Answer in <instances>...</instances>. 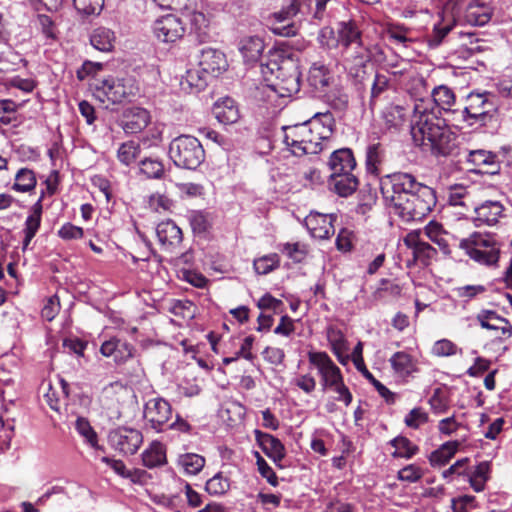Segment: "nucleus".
<instances>
[{
    "label": "nucleus",
    "instance_id": "1",
    "mask_svg": "<svg viewBox=\"0 0 512 512\" xmlns=\"http://www.w3.org/2000/svg\"><path fill=\"white\" fill-rule=\"evenodd\" d=\"M410 132L413 143L423 152L434 156H448L456 147L455 133L437 115L428 100H416Z\"/></svg>",
    "mask_w": 512,
    "mask_h": 512
},
{
    "label": "nucleus",
    "instance_id": "2",
    "mask_svg": "<svg viewBox=\"0 0 512 512\" xmlns=\"http://www.w3.org/2000/svg\"><path fill=\"white\" fill-rule=\"evenodd\" d=\"M295 56L290 48L279 44L268 51L266 61L260 64V72L267 86L282 97L300 90L301 73Z\"/></svg>",
    "mask_w": 512,
    "mask_h": 512
},
{
    "label": "nucleus",
    "instance_id": "3",
    "mask_svg": "<svg viewBox=\"0 0 512 512\" xmlns=\"http://www.w3.org/2000/svg\"><path fill=\"white\" fill-rule=\"evenodd\" d=\"M309 364L314 367L321 377L323 389H330L337 393L336 400L344 401L349 405L352 395L349 388L344 384L339 367L333 362L330 356L323 351H309L307 354Z\"/></svg>",
    "mask_w": 512,
    "mask_h": 512
},
{
    "label": "nucleus",
    "instance_id": "4",
    "mask_svg": "<svg viewBox=\"0 0 512 512\" xmlns=\"http://www.w3.org/2000/svg\"><path fill=\"white\" fill-rule=\"evenodd\" d=\"M317 40L337 63L346 68L351 59L349 47L352 43V20L340 22L336 31L328 26L321 28Z\"/></svg>",
    "mask_w": 512,
    "mask_h": 512
},
{
    "label": "nucleus",
    "instance_id": "5",
    "mask_svg": "<svg viewBox=\"0 0 512 512\" xmlns=\"http://www.w3.org/2000/svg\"><path fill=\"white\" fill-rule=\"evenodd\" d=\"M458 247L472 260L483 265H494L499 260L500 245L495 235L473 232L466 238L459 239Z\"/></svg>",
    "mask_w": 512,
    "mask_h": 512
},
{
    "label": "nucleus",
    "instance_id": "6",
    "mask_svg": "<svg viewBox=\"0 0 512 512\" xmlns=\"http://www.w3.org/2000/svg\"><path fill=\"white\" fill-rule=\"evenodd\" d=\"M169 155L175 165L186 169H196L205 159L201 143L189 135H181L172 140Z\"/></svg>",
    "mask_w": 512,
    "mask_h": 512
},
{
    "label": "nucleus",
    "instance_id": "7",
    "mask_svg": "<svg viewBox=\"0 0 512 512\" xmlns=\"http://www.w3.org/2000/svg\"><path fill=\"white\" fill-rule=\"evenodd\" d=\"M284 143L293 155L301 157L308 154H318L323 146H318L307 121L283 127Z\"/></svg>",
    "mask_w": 512,
    "mask_h": 512
},
{
    "label": "nucleus",
    "instance_id": "8",
    "mask_svg": "<svg viewBox=\"0 0 512 512\" xmlns=\"http://www.w3.org/2000/svg\"><path fill=\"white\" fill-rule=\"evenodd\" d=\"M330 185L335 192H347L352 183V150L340 148L335 150L329 158Z\"/></svg>",
    "mask_w": 512,
    "mask_h": 512
},
{
    "label": "nucleus",
    "instance_id": "9",
    "mask_svg": "<svg viewBox=\"0 0 512 512\" xmlns=\"http://www.w3.org/2000/svg\"><path fill=\"white\" fill-rule=\"evenodd\" d=\"M422 230L415 229L408 232L403 243L411 251V259L407 260V267L418 266L421 268L429 267L438 258V251L430 243L424 241L421 237Z\"/></svg>",
    "mask_w": 512,
    "mask_h": 512
},
{
    "label": "nucleus",
    "instance_id": "10",
    "mask_svg": "<svg viewBox=\"0 0 512 512\" xmlns=\"http://www.w3.org/2000/svg\"><path fill=\"white\" fill-rule=\"evenodd\" d=\"M133 94V85L130 79L108 77L103 79L95 88V97L102 103H122Z\"/></svg>",
    "mask_w": 512,
    "mask_h": 512
},
{
    "label": "nucleus",
    "instance_id": "11",
    "mask_svg": "<svg viewBox=\"0 0 512 512\" xmlns=\"http://www.w3.org/2000/svg\"><path fill=\"white\" fill-rule=\"evenodd\" d=\"M133 396L131 388L119 381L110 383L104 387L101 395L103 408L108 411L111 419L121 417V407Z\"/></svg>",
    "mask_w": 512,
    "mask_h": 512
},
{
    "label": "nucleus",
    "instance_id": "12",
    "mask_svg": "<svg viewBox=\"0 0 512 512\" xmlns=\"http://www.w3.org/2000/svg\"><path fill=\"white\" fill-rule=\"evenodd\" d=\"M301 12L300 4L297 0H292L290 5L281 11L274 13V21L271 25V31L275 35L283 37H292L298 34L300 21L294 20Z\"/></svg>",
    "mask_w": 512,
    "mask_h": 512
},
{
    "label": "nucleus",
    "instance_id": "13",
    "mask_svg": "<svg viewBox=\"0 0 512 512\" xmlns=\"http://www.w3.org/2000/svg\"><path fill=\"white\" fill-rule=\"evenodd\" d=\"M144 418L156 432L164 431L172 418V407L162 397L148 400L144 406Z\"/></svg>",
    "mask_w": 512,
    "mask_h": 512
},
{
    "label": "nucleus",
    "instance_id": "14",
    "mask_svg": "<svg viewBox=\"0 0 512 512\" xmlns=\"http://www.w3.org/2000/svg\"><path fill=\"white\" fill-rule=\"evenodd\" d=\"M111 447L122 454H135L143 442L141 432L134 428L118 427L108 435Z\"/></svg>",
    "mask_w": 512,
    "mask_h": 512
},
{
    "label": "nucleus",
    "instance_id": "15",
    "mask_svg": "<svg viewBox=\"0 0 512 512\" xmlns=\"http://www.w3.org/2000/svg\"><path fill=\"white\" fill-rule=\"evenodd\" d=\"M495 109V104L488 92H471L466 98V106L464 107L463 119L470 121V125L483 120L490 112Z\"/></svg>",
    "mask_w": 512,
    "mask_h": 512
},
{
    "label": "nucleus",
    "instance_id": "16",
    "mask_svg": "<svg viewBox=\"0 0 512 512\" xmlns=\"http://www.w3.org/2000/svg\"><path fill=\"white\" fill-rule=\"evenodd\" d=\"M153 32L158 40L164 43H173L182 38L185 28L180 18L168 14L155 21Z\"/></svg>",
    "mask_w": 512,
    "mask_h": 512
},
{
    "label": "nucleus",
    "instance_id": "17",
    "mask_svg": "<svg viewBox=\"0 0 512 512\" xmlns=\"http://www.w3.org/2000/svg\"><path fill=\"white\" fill-rule=\"evenodd\" d=\"M426 186L408 173H394L380 180L381 192H418Z\"/></svg>",
    "mask_w": 512,
    "mask_h": 512
},
{
    "label": "nucleus",
    "instance_id": "18",
    "mask_svg": "<svg viewBox=\"0 0 512 512\" xmlns=\"http://www.w3.org/2000/svg\"><path fill=\"white\" fill-rule=\"evenodd\" d=\"M333 214L311 211L304 223L313 238L326 239L334 233Z\"/></svg>",
    "mask_w": 512,
    "mask_h": 512
},
{
    "label": "nucleus",
    "instance_id": "19",
    "mask_svg": "<svg viewBox=\"0 0 512 512\" xmlns=\"http://www.w3.org/2000/svg\"><path fill=\"white\" fill-rule=\"evenodd\" d=\"M254 434L258 445L265 455L269 457L279 468H283L280 462L285 458L286 450L282 442L275 436L260 430H255Z\"/></svg>",
    "mask_w": 512,
    "mask_h": 512
},
{
    "label": "nucleus",
    "instance_id": "20",
    "mask_svg": "<svg viewBox=\"0 0 512 512\" xmlns=\"http://www.w3.org/2000/svg\"><path fill=\"white\" fill-rule=\"evenodd\" d=\"M151 116L148 110L141 107H131L124 111L121 126L127 134L141 132L150 123Z\"/></svg>",
    "mask_w": 512,
    "mask_h": 512
},
{
    "label": "nucleus",
    "instance_id": "21",
    "mask_svg": "<svg viewBox=\"0 0 512 512\" xmlns=\"http://www.w3.org/2000/svg\"><path fill=\"white\" fill-rule=\"evenodd\" d=\"M45 194H41L39 199L34 203L30 209V214L25 220L24 228L22 233L24 235L22 241V249L26 250L32 239L36 236L41 226L42 214H43V199Z\"/></svg>",
    "mask_w": 512,
    "mask_h": 512
},
{
    "label": "nucleus",
    "instance_id": "22",
    "mask_svg": "<svg viewBox=\"0 0 512 512\" xmlns=\"http://www.w3.org/2000/svg\"><path fill=\"white\" fill-rule=\"evenodd\" d=\"M199 65L203 72L213 76H218L228 66L225 54L213 48H206L201 51Z\"/></svg>",
    "mask_w": 512,
    "mask_h": 512
},
{
    "label": "nucleus",
    "instance_id": "23",
    "mask_svg": "<svg viewBox=\"0 0 512 512\" xmlns=\"http://www.w3.org/2000/svg\"><path fill=\"white\" fill-rule=\"evenodd\" d=\"M493 14L491 6L480 0L471 1L465 8L463 20L472 26H484Z\"/></svg>",
    "mask_w": 512,
    "mask_h": 512
},
{
    "label": "nucleus",
    "instance_id": "24",
    "mask_svg": "<svg viewBox=\"0 0 512 512\" xmlns=\"http://www.w3.org/2000/svg\"><path fill=\"white\" fill-rule=\"evenodd\" d=\"M156 235L165 249H173L183 240L182 230L172 220L160 222L156 227Z\"/></svg>",
    "mask_w": 512,
    "mask_h": 512
},
{
    "label": "nucleus",
    "instance_id": "25",
    "mask_svg": "<svg viewBox=\"0 0 512 512\" xmlns=\"http://www.w3.org/2000/svg\"><path fill=\"white\" fill-rule=\"evenodd\" d=\"M476 318L482 328L501 331L503 336L511 337L512 325L506 318L498 315L495 311L481 310Z\"/></svg>",
    "mask_w": 512,
    "mask_h": 512
},
{
    "label": "nucleus",
    "instance_id": "26",
    "mask_svg": "<svg viewBox=\"0 0 512 512\" xmlns=\"http://www.w3.org/2000/svg\"><path fill=\"white\" fill-rule=\"evenodd\" d=\"M212 111L216 119L224 125L234 124L240 119L238 105L235 100L230 97L218 100L213 105Z\"/></svg>",
    "mask_w": 512,
    "mask_h": 512
},
{
    "label": "nucleus",
    "instance_id": "27",
    "mask_svg": "<svg viewBox=\"0 0 512 512\" xmlns=\"http://www.w3.org/2000/svg\"><path fill=\"white\" fill-rule=\"evenodd\" d=\"M307 122L314 135L315 141L318 142V146H323V141L328 140L333 133L332 115L329 113L315 114Z\"/></svg>",
    "mask_w": 512,
    "mask_h": 512
},
{
    "label": "nucleus",
    "instance_id": "28",
    "mask_svg": "<svg viewBox=\"0 0 512 512\" xmlns=\"http://www.w3.org/2000/svg\"><path fill=\"white\" fill-rule=\"evenodd\" d=\"M265 48L264 41L257 35L243 36L238 42V49L246 62H256Z\"/></svg>",
    "mask_w": 512,
    "mask_h": 512
},
{
    "label": "nucleus",
    "instance_id": "29",
    "mask_svg": "<svg viewBox=\"0 0 512 512\" xmlns=\"http://www.w3.org/2000/svg\"><path fill=\"white\" fill-rule=\"evenodd\" d=\"M395 374L405 379L417 372V361L407 352H395L389 359Z\"/></svg>",
    "mask_w": 512,
    "mask_h": 512
},
{
    "label": "nucleus",
    "instance_id": "30",
    "mask_svg": "<svg viewBox=\"0 0 512 512\" xmlns=\"http://www.w3.org/2000/svg\"><path fill=\"white\" fill-rule=\"evenodd\" d=\"M327 339L331 346L333 353L336 355L338 361L342 365H346L350 358L349 355V342L341 330L330 327L327 331Z\"/></svg>",
    "mask_w": 512,
    "mask_h": 512
},
{
    "label": "nucleus",
    "instance_id": "31",
    "mask_svg": "<svg viewBox=\"0 0 512 512\" xmlns=\"http://www.w3.org/2000/svg\"><path fill=\"white\" fill-rule=\"evenodd\" d=\"M189 36L198 44H203L210 41L211 35L209 31V21L204 13H191Z\"/></svg>",
    "mask_w": 512,
    "mask_h": 512
},
{
    "label": "nucleus",
    "instance_id": "32",
    "mask_svg": "<svg viewBox=\"0 0 512 512\" xmlns=\"http://www.w3.org/2000/svg\"><path fill=\"white\" fill-rule=\"evenodd\" d=\"M473 209L476 213V220L489 226L496 224L504 211L503 205L498 201H486Z\"/></svg>",
    "mask_w": 512,
    "mask_h": 512
},
{
    "label": "nucleus",
    "instance_id": "33",
    "mask_svg": "<svg viewBox=\"0 0 512 512\" xmlns=\"http://www.w3.org/2000/svg\"><path fill=\"white\" fill-rule=\"evenodd\" d=\"M431 97L433 99V103L440 110L444 112H456V109H453L456 104V95L450 87L446 85L434 87L431 91Z\"/></svg>",
    "mask_w": 512,
    "mask_h": 512
},
{
    "label": "nucleus",
    "instance_id": "34",
    "mask_svg": "<svg viewBox=\"0 0 512 512\" xmlns=\"http://www.w3.org/2000/svg\"><path fill=\"white\" fill-rule=\"evenodd\" d=\"M309 86L316 92H323L329 84V70L321 62H314L307 76Z\"/></svg>",
    "mask_w": 512,
    "mask_h": 512
},
{
    "label": "nucleus",
    "instance_id": "35",
    "mask_svg": "<svg viewBox=\"0 0 512 512\" xmlns=\"http://www.w3.org/2000/svg\"><path fill=\"white\" fill-rule=\"evenodd\" d=\"M166 462V448L161 442H152L142 453V463L149 469L162 466Z\"/></svg>",
    "mask_w": 512,
    "mask_h": 512
},
{
    "label": "nucleus",
    "instance_id": "36",
    "mask_svg": "<svg viewBox=\"0 0 512 512\" xmlns=\"http://www.w3.org/2000/svg\"><path fill=\"white\" fill-rule=\"evenodd\" d=\"M460 443L458 441H448L443 443L438 449L434 450L429 456V462L432 467H441L446 465L456 454Z\"/></svg>",
    "mask_w": 512,
    "mask_h": 512
},
{
    "label": "nucleus",
    "instance_id": "37",
    "mask_svg": "<svg viewBox=\"0 0 512 512\" xmlns=\"http://www.w3.org/2000/svg\"><path fill=\"white\" fill-rule=\"evenodd\" d=\"M115 39L116 37L112 30L99 27L92 32L90 43L95 49L101 52H110L114 47Z\"/></svg>",
    "mask_w": 512,
    "mask_h": 512
},
{
    "label": "nucleus",
    "instance_id": "38",
    "mask_svg": "<svg viewBox=\"0 0 512 512\" xmlns=\"http://www.w3.org/2000/svg\"><path fill=\"white\" fill-rule=\"evenodd\" d=\"M427 238H429L433 243L438 245L439 249L446 256L451 254V249L448 241L443 237L444 234H448L443 230V227L440 223L436 221H430L422 231Z\"/></svg>",
    "mask_w": 512,
    "mask_h": 512
},
{
    "label": "nucleus",
    "instance_id": "39",
    "mask_svg": "<svg viewBox=\"0 0 512 512\" xmlns=\"http://www.w3.org/2000/svg\"><path fill=\"white\" fill-rule=\"evenodd\" d=\"M206 460L196 453H184L179 455L177 465L186 475H197L204 468Z\"/></svg>",
    "mask_w": 512,
    "mask_h": 512
},
{
    "label": "nucleus",
    "instance_id": "40",
    "mask_svg": "<svg viewBox=\"0 0 512 512\" xmlns=\"http://www.w3.org/2000/svg\"><path fill=\"white\" fill-rule=\"evenodd\" d=\"M188 220L194 234L202 235L209 231L212 226L210 214L202 210L189 212Z\"/></svg>",
    "mask_w": 512,
    "mask_h": 512
},
{
    "label": "nucleus",
    "instance_id": "41",
    "mask_svg": "<svg viewBox=\"0 0 512 512\" xmlns=\"http://www.w3.org/2000/svg\"><path fill=\"white\" fill-rule=\"evenodd\" d=\"M13 189L18 192L32 191L37 184V177L33 170L29 168H21L14 177Z\"/></svg>",
    "mask_w": 512,
    "mask_h": 512
},
{
    "label": "nucleus",
    "instance_id": "42",
    "mask_svg": "<svg viewBox=\"0 0 512 512\" xmlns=\"http://www.w3.org/2000/svg\"><path fill=\"white\" fill-rule=\"evenodd\" d=\"M390 444L395 448V451L392 453L394 458L410 459L419 451V447L404 436L395 437L390 441Z\"/></svg>",
    "mask_w": 512,
    "mask_h": 512
},
{
    "label": "nucleus",
    "instance_id": "43",
    "mask_svg": "<svg viewBox=\"0 0 512 512\" xmlns=\"http://www.w3.org/2000/svg\"><path fill=\"white\" fill-rule=\"evenodd\" d=\"M139 171L147 179H161L165 174L163 163L158 159L145 158L140 162Z\"/></svg>",
    "mask_w": 512,
    "mask_h": 512
},
{
    "label": "nucleus",
    "instance_id": "44",
    "mask_svg": "<svg viewBox=\"0 0 512 512\" xmlns=\"http://www.w3.org/2000/svg\"><path fill=\"white\" fill-rule=\"evenodd\" d=\"M489 472L490 464L487 461L480 462L476 466L473 473L469 475V482L474 491L481 492L484 490Z\"/></svg>",
    "mask_w": 512,
    "mask_h": 512
},
{
    "label": "nucleus",
    "instance_id": "45",
    "mask_svg": "<svg viewBox=\"0 0 512 512\" xmlns=\"http://www.w3.org/2000/svg\"><path fill=\"white\" fill-rule=\"evenodd\" d=\"M73 6L83 17L99 15L104 7V0H73Z\"/></svg>",
    "mask_w": 512,
    "mask_h": 512
},
{
    "label": "nucleus",
    "instance_id": "46",
    "mask_svg": "<svg viewBox=\"0 0 512 512\" xmlns=\"http://www.w3.org/2000/svg\"><path fill=\"white\" fill-rule=\"evenodd\" d=\"M141 148L139 143L128 141L123 143L118 149V159L125 165L134 162L140 155Z\"/></svg>",
    "mask_w": 512,
    "mask_h": 512
},
{
    "label": "nucleus",
    "instance_id": "47",
    "mask_svg": "<svg viewBox=\"0 0 512 512\" xmlns=\"http://www.w3.org/2000/svg\"><path fill=\"white\" fill-rule=\"evenodd\" d=\"M383 117L388 128L397 129L405 123V109L401 106H390L385 110Z\"/></svg>",
    "mask_w": 512,
    "mask_h": 512
},
{
    "label": "nucleus",
    "instance_id": "48",
    "mask_svg": "<svg viewBox=\"0 0 512 512\" xmlns=\"http://www.w3.org/2000/svg\"><path fill=\"white\" fill-rule=\"evenodd\" d=\"M363 376L375 387L379 395L385 399L387 404H394L396 401V394L390 391L385 385L378 381L372 373L366 368L365 365L359 370Z\"/></svg>",
    "mask_w": 512,
    "mask_h": 512
},
{
    "label": "nucleus",
    "instance_id": "49",
    "mask_svg": "<svg viewBox=\"0 0 512 512\" xmlns=\"http://www.w3.org/2000/svg\"><path fill=\"white\" fill-rule=\"evenodd\" d=\"M205 488L210 495H223L230 488V480L219 472L206 482Z\"/></svg>",
    "mask_w": 512,
    "mask_h": 512
},
{
    "label": "nucleus",
    "instance_id": "50",
    "mask_svg": "<svg viewBox=\"0 0 512 512\" xmlns=\"http://www.w3.org/2000/svg\"><path fill=\"white\" fill-rule=\"evenodd\" d=\"M37 22L39 24L40 30L46 40L56 41L58 39V29L56 24L52 20V18L46 14H38Z\"/></svg>",
    "mask_w": 512,
    "mask_h": 512
},
{
    "label": "nucleus",
    "instance_id": "51",
    "mask_svg": "<svg viewBox=\"0 0 512 512\" xmlns=\"http://www.w3.org/2000/svg\"><path fill=\"white\" fill-rule=\"evenodd\" d=\"M410 195H411L412 199H407L404 206H402L401 203H397L395 201L394 194L391 195L390 201L393 202L395 206H398L399 208L402 209L401 214L404 215L406 213L412 219H415L417 217L425 215V211H430L429 207H426L425 209H421V211H417L415 207L412 208L411 205L412 204L414 205L416 202L420 201V199H419V194L413 193Z\"/></svg>",
    "mask_w": 512,
    "mask_h": 512
},
{
    "label": "nucleus",
    "instance_id": "52",
    "mask_svg": "<svg viewBox=\"0 0 512 512\" xmlns=\"http://www.w3.org/2000/svg\"><path fill=\"white\" fill-rule=\"evenodd\" d=\"M279 266V257L277 254L263 256L254 261V269L258 274H268Z\"/></svg>",
    "mask_w": 512,
    "mask_h": 512
},
{
    "label": "nucleus",
    "instance_id": "53",
    "mask_svg": "<svg viewBox=\"0 0 512 512\" xmlns=\"http://www.w3.org/2000/svg\"><path fill=\"white\" fill-rule=\"evenodd\" d=\"M18 105L9 99L0 100V122L8 125L16 121Z\"/></svg>",
    "mask_w": 512,
    "mask_h": 512
},
{
    "label": "nucleus",
    "instance_id": "54",
    "mask_svg": "<svg viewBox=\"0 0 512 512\" xmlns=\"http://www.w3.org/2000/svg\"><path fill=\"white\" fill-rule=\"evenodd\" d=\"M496 158V154L487 150H471L466 158L468 164L472 165V169H479L481 166L487 164L490 159Z\"/></svg>",
    "mask_w": 512,
    "mask_h": 512
},
{
    "label": "nucleus",
    "instance_id": "55",
    "mask_svg": "<svg viewBox=\"0 0 512 512\" xmlns=\"http://www.w3.org/2000/svg\"><path fill=\"white\" fill-rule=\"evenodd\" d=\"M478 507L476 498L472 495H463L453 498L451 508L453 512H471Z\"/></svg>",
    "mask_w": 512,
    "mask_h": 512
},
{
    "label": "nucleus",
    "instance_id": "56",
    "mask_svg": "<svg viewBox=\"0 0 512 512\" xmlns=\"http://www.w3.org/2000/svg\"><path fill=\"white\" fill-rule=\"evenodd\" d=\"M255 457L259 474L265 478L270 485L276 487L278 485V477L276 473L259 452H255Z\"/></svg>",
    "mask_w": 512,
    "mask_h": 512
},
{
    "label": "nucleus",
    "instance_id": "57",
    "mask_svg": "<svg viewBox=\"0 0 512 512\" xmlns=\"http://www.w3.org/2000/svg\"><path fill=\"white\" fill-rule=\"evenodd\" d=\"M148 204L154 212L163 213L171 210L173 202L166 194H151Z\"/></svg>",
    "mask_w": 512,
    "mask_h": 512
},
{
    "label": "nucleus",
    "instance_id": "58",
    "mask_svg": "<svg viewBox=\"0 0 512 512\" xmlns=\"http://www.w3.org/2000/svg\"><path fill=\"white\" fill-rule=\"evenodd\" d=\"M57 235L64 241L78 240L83 238L84 230L82 227L67 222L60 227Z\"/></svg>",
    "mask_w": 512,
    "mask_h": 512
},
{
    "label": "nucleus",
    "instance_id": "59",
    "mask_svg": "<svg viewBox=\"0 0 512 512\" xmlns=\"http://www.w3.org/2000/svg\"><path fill=\"white\" fill-rule=\"evenodd\" d=\"M428 419V414L422 408L416 407L405 416L404 422L408 427L417 429L427 423Z\"/></svg>",
    "mask_w": 512,
    "mask_h": 512
},
{
    "label": "nucleus",
    "instance_id": "60",
    "mask_svg": "<svg viewBox=\"0 0 512 512\" xmlns=\"http://www.w3.org/2000/svg\"><path fill=\"white\" fill-rule=\"evenodd\" d=\"M424 475L423 470L415 465V464H409L405 467H403L398 472V479L401 481H406L409 483H414L419 481Z\"/></svg>",
    "mask_w": 512,
    "mask_h": 512
},
{
    "label": "nucleus",
    "instance_id": "61",
    "mask_svg": "<svg viewBox=\"0 0 512 512\" xmlns=\"http://www.w3.org/2000/svg\"><path fill=\"white\" fill-rule=\"evenodd\" d=\"M76 430L80 435L86 438L89 444H91L93 447L96 446L97 434L87 419L78 418L76 421Z\"/></svg>",
    "mask_w": 512,
    "mask_h": 512
},
{
    "label": "nucleus",
    "instance_id": "62",
    "mask_svg": "<svg viewBox=\"0 0 512 512\" xmlns=\"http://www.w3.org/2000/svg\"><path fill=\"white\" fill-rule=\"evenodd\" d=\"M283 252L296 263L302 262L307 254L305 246L298 242L284 244Z\"/></svg>",
    "mask_w": 512,
    "mask_h": 512
},
{
    "label": "nucleus",
    "instance_id": "63",
    "mask_svg": "<svg viewBox=\"0 0 512 512\" xmlns=\"http://www.w3.org/2000/svg\"><path fill=\"white\" fill-rule=\"evenodd\" d=\"M134 351L135 348L131 343L127 342L126 340H121L118 338L115 362L123 363L127 361L128 359L133 357Z\"/></svg>",
    "mask_w": 512,
    "mask_h": 512
},
{
    "label": "nucleus",
    "instance_id": "64",
    "mask_svg": "<svg viewBox=\"0 0 512 512\" xmlns=\"http://www.w3.org/2000/svg\"><path fill=\"white\" fill-rule=\"evenodd\" d=\"M60 311V302L58 296L54 295L47 299L41 310V316L47 321H52Z\"/></svg>",
    "mask_w": 512,
    "mask_h": 512
}]
</instances>
